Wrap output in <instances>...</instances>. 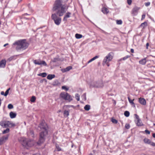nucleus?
I'll return each mask as SVG.
<instances>
[{"label": "nucleus", "instance_id": "nucleus-1", "mask_svg": "<svg viewBox=\"0 0 155 155\" xmlns=\"http://www.w3.org/2000/svg\"><path fill=\"white\" fill-rule=\"evenodd\" d=\"M39 127L41 132L40 134V138L38 143L40 144L43 143L48 134V127L44 121H42L40 124Z\"/></svg>", "mask_w": 155, "mask_h": 155}, {"label": "nucleus", "instance_id": "nucleus-2", "mask_svg": "<svg viewBox=\"0 0 155 155\" xmlns=\"http://www.w3.org/2000/svg\"><path fill=\"white\" fill-rule=\"evenodd\" d=\"M16 45V49L18 51L21 49L24 50L28 46L25 39L21 40L15 41L13 44V46Z\"/></svg>", "mask_w": 155, "mask_h": 155}, {"label": "nucleus", "instance_id": "nucleus-3", "mask_svg": "<svg viewBox=\"0 0 155 155\" xmlns=\"http://www.w3.org/2000/svg\"><path fill=\"white\" fill-rule=\"evenodd\" d=\"M62 0H57L55 1L53 7V10H66L68 9L66 5H62Z\"/></svg>", "mask_w": 155, "mask_h": 155}, {"label": "nucleus", "instance_id": "nucleus-4", "mask_svg": "<svg viewBox=\"0 0 155 155\" xmlns=\"http://www.w3.org/2000/svg\"><path fill=\"white\" fill-rule=\"evenodd\" d=\"M113 56L114 53L113 52H111L108 53L103 59L102 62L103 65L104 66L106 64L107 66L109 67L110 66L109 62L111 61L113 58Z\"/></svg>", "mask_w": 155, "mask_h": 155}, {"label": "nucleus", "instance_id": "nucleus-5", "mask_svg": "<svg viewBox=\"0 0 155 155\" xmlns=\"http://www.w3.org/2000/svg\"><path fill=\"white\" fill-rule=\"evenodd\" d=\"M60 98L65 100L71 102L73 100V97L68 93L65 92H62L60 94Z\"/></svg>", "mask_w": 155, "mask_h": 155}, {"label": "nucleus", "instance_id": "nucleus-6", "mask_svg": "<svg viewBox=\"0 0 155 155\" xmlns=\"http://www.w3.org/2000/svg\"><path fill=\"white\" fill-rule=\"evenodd\" d=\"M0 125L3 128L12 127H14L15 125V124L11 121L6 120H2L0 121Z\"/></svg>", "mask_w": 155, "mask_h": 155}, {"label": "nucleus", "instance_id": "nucleus-7", "mask_svg": "<svg viewBox=\"0 0 155 155\" xmlns=\"http://www.w3.org/2000/svg\"><path fill=\"white\" fill-rule=\"evenodd\" d=\"M22 144L23 146L27 148V147H30L33 145V142L30 140L23 138L22 139Z\"/></svg>", "mask_w": 155, "mask_h": 155}, {"label": "nucleus", "instance_id": "nucleus-8", "mask_svg": "<svg viewBox=\"0 0 155 155\" xmlns=\"http://www.w3.org/2000/svg\"><path fill=\"white\" fill-rule=\"evenodd\" d=\"M91 86L97 88H101L104 86V84L102 81H99L92 82Z\"/></svg>", "mask_w": 155, "mask_h": 155}, {"label": "nucleus", "instance_id": "nucleus-9", "mask_svg": "<svg viewBox=\"0 0 155 155\" xmlns=\"http://www.w3.org/2000/svg\"><path fill=\"white\" fill-rule=\"evenodd\" d=\"M51 18L55 24L58 25L60 24L61 22V18H60L58 17L55 14H52Z\"/></svg>", "mask_w": 155, "mask_h": 155}, {"label": "nucleus", "instance_id": "nucleus-10", "mask_svg": "<svg viewBox=\"0 0 155 155\" xmlns=\"http://www.w3.org/2000/svg\"><path fill=\"white\" fill-rule=\"evenodd\" d=\"M134 115L136 119L135 120V121L137 125L138 126H141L143 125V124L141 120L139 118V116L136 114H135Z\"/></svg>", "mask_w": 155, "mask_h": 155}, {"label": "nucleus", "instance_id": "nucleus-11", "mask_svg": "<svg viewBox=\"0 0 155 155\" xmlns=\"http://www.w3.org/2000/svg\"><path fill=\"white\" fill-rule=\"evenodd\" d=\"M33 62L35 64L39 65H43L44 66H47V64L44 61H41L40 60H35L33 61Z\"/></svg>", "mask_w": 155, "mask_h": 155}, {"label": "nucleus", "instance_id": "nucleus-12", "mask_svg": "<svg viewBox=\"0 0 155 155\" xmlns=\"http://www.w3.org/2000/svg\"><path fill=\"white\" fill-rule=\"evenodd\" d=\"M9 135H7L6 136H3L0 138V145L3 144L7 140L8 137Z\"/></svg>", "mask_w": 155, "mask_h": 155}, {"label": "nucleus", "instance_id": "nucleus-13", "mask_svg": "<svg viewBox=\"0 0 155 155\" xmlns=\"http://www.w3.org/2000/svg\"><path fill=\"white\" fill-rule=\"evenodd\" d=\"M65 10H57L56 13H55L57 16L58 15L59 16H62L64 15L65 12Z\"/></svg>", "mask_w": 155, "mask_h": 155}, {"label": "nucleus", "instance_id": "nucleus-14", "mask_svg": "<svg viewBox=\"0 0 155 155\" xmlns=\"http://www.w3.org/2000/svg\"><path fill=\"white\" fill-rule=\"evenodd\" d=\"M6 61L5 60H2L0 62V68H4L5 67Z\"/></svg>", "mask_w": 155, "mask_h": 155}, {"label": "nucleus", "instance_id": "nucleus-15", "mask_svg": "<svg viewBox=\"0 0 155 155\" xmlns=\"http://www.w3.org/2000/svg\"><path fill=\"white\" fill-rule=\"evenodd\" d=\"M139 101L140 104L143 105H145L146 104V101L143 98H139Z\"/></svg>", "mask_w": 155, "mask_h": 155}, {"label": "nucleus", "instance_id": "nucleus-16", "mask_svg": "<svg viewBox=\"0 0 155 155\" xmlns=\"http://www.w3.org/2000/svg\"><path fill=\"white\" fill-rule=\"evenodd\" d=\"M71 13L69 12L67 13L65 15L63 21H67V18L70 17Z\"/></svg>", "mask_w": 155, "mask_h": 155}, {"label": "nucleus", "instance_id": "nucleus-17", "mask_svg": "<svg viewBox=\"0 0 155 155\" xmlns=\"http://www.w3.org/2000/svg\"><path fill=\"white\" fill-rule=\"evenodd\" d=\"M147 62L146 58H143L139 61V63L142 65L145 64Z\"/></svg>", "mask_w": 155, "mask_h": 155}, {"label": "nucleus", "instance_id": "nucleus-18", "mask_svg": "<svg viewBox=\"0 0 155 155\" xmlns=\"http://www.w3.org/2000/svg\"><path fill=\"white\" fill-rule=\"evenodd\" d=\"M10 116L11 118H15L16 116V114L15 113H14L12 112H11L10 113Z\"/></svg>", "mask_w": 155, "mask_h": 155}, {"label": "nucleus", "instance_id": "nucleus-19", "mask_svg": "<svg viewBox=\"0 0 155 155\" xmlns=\"http://www.w3.org/2000/svg\"><path fill=\"white\" fill-rule=\"evenodd\" d=\"M55 77L54 74H49L47 77V78L49 80H51Z\"/></svg>", "mask_w": 155, "mask_h": 155}, {"label": "nucleus", "instance_id": "nucleus-20", "mask_svg": "<svg viewBox=\"0 0 155 155\" xmlns=\"http://www.w3.org/2000/svg\"><path fill=\"white\" fill-rule=\"evenodd\" d=\"M128 99L129 102L130 103V104H131L132 105H134V107H135V104L133 102V101L134 100V99L133 100H131L130 99L129 97H128Z\"/></svg>", "mask_w": 155, "mask_h": 155}, {"label": "nucleus", "instance_id": "nucleus-21", "mask_svg": "<svg viewBox=\"0 0 155 155\" xmlns=\"http://www.w3.org/2000/svg\"><path fill=\"white\" fill-rule=\"evenodd\" d=\"M75 37L77 39H80L83 37V36L81 34H76L75 35Z\"/></svg>", "mask_w": 155, "mask_h": 155}, {"label": "nucleus", "instance_id": "nucleus-22", "mask_svg": "<svg viewBox=\"0 0 155 155\" xmlns=\"http://www.w3.org/2000/svg\"><path fill=\"white\" fill-rule=\"evenodd\" d=\"M64 117H67L69 115V111L66 110L64 111Z\"/></svg>", "mask_w": 155, "mask_h": 155}, {"label": "nucleus", "instance_id": "nucleus-23", "mask_svg": "<svg viewBox=\"0 0 155 155\" xmlns=\"http://www.w3.org/2000/svg\"><path fill=\"white\" fill-rule=\"evenodd\" d=\"M72 67L71 66H69L64 69V72L68 71L71 69H72Z\"/></svg>", "mask_w": 155, "mask_h": 155}, {"label": "nucleus", "instance_id": "nucleus-24", "mask_svg": "<svg viewBox=\"0 0 155 155\" xmlns=\"http://www.w3.org/2000/svg\"><path fill=\"white\" fill-rule=\"evenodd\" d=\"M90 109V106L89 105H86L84 107V109L86 110H89Z\"/></svg>", "mask_w": 155, "mask_h": 155}, {"label": "nucleus", "instance_id": "nucleus-25", "mask_svg": "<svg viewBox=\"0 0 155 155\" xmlns=\"http://www.w3.org/2000/svg\"><path fill=\"white\" fill-rule=\"evenodd\" d=\"M47 75V74L46 73H42L39 74L38 75L39 76H41L42 77H45Z\"/></svg>", "mask_w": 155, "mask_h": 155}, {"label": "nucleus", "instance_id": "nucleus-26", "mask_svg": "<svg viewBox=\"0 0 155 155\" xmlns=\"http://www.w3.org/2000/svg\"><path fill=\"white\" fill-rule=\"evenodd\" d=\"M10 131V129L8 128H7L6 130H4L2 132V134H5L9 132Z\"/></svg>", "mask_w": 155, "mask_h": 155}, {"label": "nucleus", "instance_id": "nucleus-27", "mask_svg": "<svg viewBox=\"0 0 155 155\" xmlns=\"http://www.w3.org/2000/svg\"><path fill=\"white\" fill-rule=\"evenodd\" d=\"M144 142L150 144V140L147 138H145L144 139Z\"/></svg>", "mask_w": 155, "mask_h": 155}, {"label": "nucleus", "instance_id": "nucleus-28", "mask_svg": "<svg viewBox=\"0 0 155 155\" xmlns=\"http://www.w3.org/2000/svg\"><path fill=\"white\" fill-rule=\"evenodd\" d=\"M147 23L146 22H145L141 24L140 26L143 27V28H144L147 25Z\"/></svg>", "mask_w": 155, "mask_h": 155}, {"label": "nucleus", "instance_id": "nucleus-29", "mask_svg": "<svg viewBox=\"0 0 155 155\" xmlns=\"http://www.w3.org/2000/svg\"><path fill=\"white\" fill-rule=\"evenodd\" d=\"M75 98L78 101H79L80 100V96L78 94H76L75 95Z\"/></svg>", "mask_w": 155, "mask_h": 155}, {"label": "nucleus", "instance_id": "nucleus-30", "mask_svg": "<svg viewBox=\"0 0 155 155\" xmlns=\"http://www.w3.org/2000/svg\"><path fill=\"white\" fill-rule=\"evenodd\" d=\"M36 100V97L34 96H33L31 98L30 101L32 102H35Z\"/></svg>", "mask_w": 155, "mask_h": 155}, {"label": "nucleus", "instance_id": "nucleus-31", "mask_svg": "<svg viewBox=\"0 0 155 155\" xmlns=\"http://www.w3.org/2000/svg\"><path fill=\"white\" fill-rule=\"evenodd\" d=\"M124 115L126 117H128L130 115L129 112L127 111H126L124 113Z\"/></svg>", "mask_w": 155, "mask_h": 155}, {"label": "nucleus", "instance_id": "nucleus-32", "mask_svg": "<svg viewBox=\"0 0 155 155\" xmlns=\"http://www.w3.org/2000/svg\"><path fill=\"white\" fill-rule=\"evenodd\" d=\"M116 23L117 25H121L122 23V21L121 20H117L116 21Z\"/></svg>", "mask_w": 155, "mask_h": 155}, {"label": "nucleus", "instance_id": "nucleus-33", "mask_svg": "<svg viewBox=\"0 0 155 155\" xmlns=\"http://www.w3.org/2000/svg\"><path fill=\"white\" fill-rule=\"evenodd\" d=\"M56 146L58 151H60L61 150V148L59 147L58 145L56 144Z\"/></svg>", "mask_w": 155, "mask_h": 155}, {"label": "nucleus", "instance_id": "nucleus-34", "mask_svg": "<svg viewBox=\"0 0 155 155\" xmlns=\"http://www.w3.org/2000/svg\"><path fill=\"white\" fill-rule=\"evenodd\" d=\"M8 107L9 109H12L13 108V105L11 104H9L8 106Z\"/></svg>", "mask_w": 155, "mask_h": 155}, {"label": "nucleus", "instance_id": "nucleus-35", "mask_svg": "<svg viewBox=\"0 0 155 155\" xmlns=\"http://www.w3.org/2000/svg\"><path fill=\"white\" fill-rule=\"evenodd\" d=\"M61 88L62 89L66 91H67L69 90L68 88L67 87L65 86H62Z\"/></svg>", "mask_w": 155, "mask_h": 155}, {"label": "nucleus", "instance_id": "nucleus-36", "mask_svg": "<svg viewBox=\"0 0 155 155\" xmlns=\"http://www.w3.org/2000/svg\"><path fill=\"white\" fill-rule=\"evenodd\" d=\"M10 90V88H9L6 91H5V94H4L5 96H6L8 94V93L9 91Z\"/></svg>", "mask_w": 155, "mask_h": 155}, {"label": "nucleus", "instance_id": "nucleus-37", "mask_svg": "<svg viewBox=\"0 0 155 155\" xmlns=\"http://www.w3.org/2000/svg\"><path fill=\"white\" fill-rule=\"evenodd\" d=\"M102 12H103V13L104 14H107L109 12V11L108 10H101Z\"/></svg>", "mask_w": 155, "mask_h": 155}, {"label": "nucleus", "instance_id": "nucleus-38", "mask_svg": "<svg viewBox=\"0 0 155 155\" xmlns=\"http://www.w3.org/2000/svg\"><path fill=\"white\" fill-rule=\"evenodd\" d=\"M111 121L114 123L117 124V120L114 119H112Z\"/></svg>", "mask_w": 155, "mask_h": 155}, {"label": "nucleus", "instance_id": "nucleus-39", "mask_svg": "<svg viewBox=\"0 0 155 155\" xmlns=\"http://www.w3.org/2000/svg\"><path fill=\"white\" fill-rule=\"evenodd\" d=\"M130 126L129 124H127L125 125V127L126 129H128L130 128Z\"/></svg>", "mask_w": 155, "mask_h": 155}, {"label": "nucleus", "instance_id": "nucleus-40", "mask_svg": "<svg viewBox=\"0 0 155 155\" xmlns=\"http://www.w3.org/2000/svg\"><path fill=\"white\" fill-rule=\"evenodd\" d=\"M58 60V59L57 58H55L52 60V62H55Z\"/></svg>", "mask_w": 155, "mask_h": 155}, {"label": "nucleus", "instance_id": "nucleus-41", "mask_svg": "<svg viewBox=\"0 0 155 155\" xmlns=\"http://www.w3.org/2000/svg\"><path fill=\"white\" fill-rule=\"evenodd\" d=\"M129 57H130V56H129L127 55L126 56L124 57V58H122V59L123 60H126L127 59V58H129Z\"/></svg>", "mask_w": 155, "mask_h": 155}, {"label": "nucleus", "instance_id": "nucleus-42", "mask_svg": "<svg viewBox=\"0 0 155 155\" xmlns=\"http://www.w3.org/2000/svg\"><path fill=\"white\" fill-rule=\"evenodd\" d=\"M150 3L149 2H147L145 3V5L146 6H148L150 5Z\"/></svg>", "mask_w": 155, "mask_h": 155}, {"label": "nucleus", "instance_id": "nucleus-43", "mask_svg": "<svg viewBox=\"0 0 155 155\" xmlns=\"http://www.w3.org/2000/svg\"><path fill=\"white\" fill-rule=\"evenodd\" d=\"M132 2L131 0H127V3L128 5H130Z\"/></svg>", "mask_w": 155, "mask_h": 155}, {"label": "nucleus", "instance_id": "nucleus-44", "mask_svg": "<svg viewBox=\"0 0 155 155\" xmlns=\"http://www.w3.org/2000/svg\"><path fill=\"white\" fill-rule=\"evenodd\" d=\"M99 58V56H95L94 57H93V58H92V59L94 61V60H95L97 58Z\"/></svg>", "mask_w": 155, "mask_h": 155}, {"label": "nucleus", "instance_id": "nucleus-45", "mask_svg": "<svg viewBox=\"0 0 155 155\" xmlns=\"http://www.w3.org/2000/svg\"><path fill=\"white\" fill-rule=\"evenodd\" d=\"M145 132L146 134H150V131L148 130H145Z\"/></svg>", "mask_w": 155, "mask_h": 155}, {"label": "nucleus", "instance_id": "nucleus-46", "mask_svg": "<svg viewBox=\"0 0 155 155\" xmlns=\"http://www.w3.org/2000/svg\"><path fill=\"white\" fill-rule=\"evenodd\" d=\"M145 15H142V16L141 20H143V19H144L145 18Z\"/></svg>", "mask_w": 155, "mask_h": 155}, {"label": "nucleus", "instance_id": "nucleus-47", "mask_svg": "<svg viewBox=\"0 0 155 155\" xmlns=\"http://www.w3.org/2000/svg\"><path fill=\"white\" fill-rule=\"evenodd\" d=\"M92 62V61H91V60L90 59L87 62L85 66H86L88 64L90 63V62Z\"/></svg>", "mask_w": 155, "mask_h": 155}, {"label": "nucleus", "instance_id": "nucleus-48", "mask_svg": "<svg viewBox=\"0 0 155 155\" xmlns=\"http://www.w3.org/2000/svg\"><path fill=\"white\" fill-rule=\"evenodd\" d=\"M149 45V44L148 43H147L146 44L147 49H148V47Z\"/></svg>", "mask_w": 155, "mask_h": 155}, {"label": "nucleus", "instance_id": "nucleus-49", "mask_svg": "<svg viewBox=\"0 0 155 155\" xmlns=\"http://www.w3.org/2000/svg\"><path fill=\"white\" fill-rule=\"evenodd\" d=\"M130 51L132 53H134V50L132 48L131 49Z\"/></svg>", "mask_w": 155, "mask_h": 155}, {"label": "nucleus", "instance_id": "nucleus-50", "mask_svg": "<svg viewBox=\"0 0 155 155\" xmlns=\"http://www.w3.org/2000/svg\"><path fill=\"white\" fill-rule=\"evenodd\" d=\"M1 94L2 95H4V94H5L4 93V92L3 91H2L1 92Z\"/></svg>", "mask_w": 155, "mask_h": 155}, {"label": "nucleus", "instance_id": "nucleus-51", "mask_svg": "<svg viewBox=\"0 0 155 155\" xmlns=\"http://www.w3.org/2000/svg\"><path fill=\"white\" fill-rule=\"evenodd\" d=\"M151 145H152V146H155V144H154V143H151Z\"/></svg>", "mask_w": 155, "mask_h": 155}, {"label": "nucleus", "instance_id": "nucleus-52", "mask_svg": "<svg viewBox=\"0 0 155 155\" xmlns=\"http://www.w3.org/2000/svg\"><path fill=\"white\" fill-rule=\"evenodd\" d=\"M152 136L153 137L155 138V133H153Z\"/></svg>", "mask_w": 155, "mask_h": 155}, {"label": "nucleus", "instance_id": "nucleus-53", "mask_svg": "<svg viewBox=\"0 0 155 155\" xmlns=\"http://www.w3.org/2000/svg\"><path fill=\"white\" fill-rule=\"evenodd\" d=\"M12 58H12V57H11V58H9L8 59V60H9V61H11V60L12 59Z\"/></svg>", "mask_w": 155, "mask_h": 155}, {"label": "nucleus", "instance_id": "nucleus-54", "mask_svg": "<svg viewBox=\"0 0 155 155\" xmlns=\"http://www.w3.org/2000/svg\"><path fill=\"white\" fill-rule=\"evenodd\" d=\"M8 45V43L6 44H5L4 45V47H5V46H7V45Z\"/></svg>", "mask_w": 155, "mask_h": 155}, {"label": "nucleus", "instance_id": "nucleus-55", "mask_svg": "<svg viewBox=\"0 0 155 155\" xmlns=\"http://www.w3.org/2000/svg\"><path fill=\"white\" fill-rule=\"evenodd\" d=\"M83 96H84L85 97H86L85 96H86V93H84V94H83ZM85 100H86V98H85Z\"/></svg>", "mask_w": 155, "mask_h": 155}, {"label": "nucleus", "instance_id": "nucleus-56", "mask_svg": "<svg viewBox=\"0 0 155 155\" xmlns=\"http://www.w3.org/2000/svg\"><path fill=\"white\" fill-rule=\"evenodd\" d=\"M1 99H0V106H1Z\"/></svg>", "mask_w": 155, "mask_h": 155}, {"label": "nucleus", "instance_id": "nucleus-57", "mask_svg": "<svg viewBox=\"0 0 155 155\" xmlns=\"http://www.w3.org/2000/svg\"><path fill=\"white\" fill-rule=\"evenodd\" d=\"M31 134H33V132L32 130L31 131Z\"/></svg>", "mask_w": 155, "mask_h": 155}, {"label": "nucleus", "instance_id": "nucleus-58", "mask_svg": "<svg viewBox=\"0 0 155 155\" xmlns=\"http://www.w3.org/2000/svg\"><path fill=\"white\" fill-rule=\"evenodd\" d=\"M61 110H58V112H61Z\"/></svg>", "mask_w": 155, "mask_h": 155}, {"label": "nucleus", "instance_id": "nucleus-59", "mask_svg": "<svg viewBox=\"0 0 155 155\" xmlns=\"http://www.w3.org/2000/svg\"><path fill=\"white\" fill-rule=\"evenodd\" d=\"M91 61H93V60L92 59H91Z\"/></svg>", "mask_w": 155, "mask_h": 155}, {"label": "nucleus", "instance_id": "nucleus-60", "mask_svg": "<svg viewBox=\"0 0 155 155\" xmlns=\"http://www.w3.org/2000/svg\"><path fill=\"white\" fill-rule=\"evenodd\" d=\"M104 10H107V9L106 8H105Z\"/></svg>", "mask_w": 155, "mask_h": 155}, {"label": "nucleus", "instance_id": "nucleus-61", "mask_svg": "<svg viewBox=\"0 0 155 155\" xmlns=\"http://www.w3.org/2000/svg\"><path fill=\"white\" fill-rule=\"evenodd\" d=\"M153 125L155 126V124H153Z\"/></svg>", "mask_w": 155, "mask_h": 155}, {"label": "nucleus", "instance_id": "nucleus-62", "mask_svg": "<svg viewBox=\"0 0 155 155\" xmlns=\"http://www.w3.org/2000/svg\"><path fill=\"white\" fill-rule=\"evenodd\" d=\"M22 0H19L20 1H21Z\"/></svg>", "mask_w": 155, "mask_h": 155}]
</instances>
